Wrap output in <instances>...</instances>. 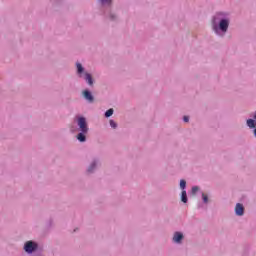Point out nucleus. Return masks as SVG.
Returning a JSON list of instances; mask_svg holds the SVG:
<instances>
[{
    "mask_svg": "<svg viewBox=\"0 0 256 256\" xmlns=\"http://www.w3.org/2000/svg\"><path fill=\"white\" fill-rule=\"evenodd\" d=\"M78 127L82 133H87V131H89V128L87 127V120L84 117L78 118Z\"/></svg>",
    "mask_w": 256,
    "mask_h": 256,
    "instance_id": "1",
    "label": "nucleus"
},
{
    "mask_svg": "<svg viewBox=\"0 0 256 256\" xmlns=\"http://www.w3.org/2000/svg\"><path fill=\"white\" fill-rule=\"evenodd\" d=\"M35 249H37V243L33 241H28L24 245V250L26 251V253H33Z\"/></svg>",
    "mask_w": 256,
    "mask_h": 256,
    "instance_id": "2",
    "label": "nucleus"
},
{
    "mask_svg": "<svg viewBox=\"0 0 256 256\" xmlns=\"http://www.w3.org/2000/svg\"><path fill=\"white\" fill-rule=\"evenodd\" d=\"M219 28L221 29V31H223L224 33L227 32V29H229V21L226 19H223L220 21L219 24Z\"/></svg>",
    "mask_w": 256,
    "mask_h": 256,
    "instance_id": "3",
    "label": "nucleus"
},
{
    "mask_svg": "<svg viewBox=\"0 0 256 256\" xmlns=\"http://www.w3.org/2000/svg\"><path fill=\"white\" fill-rule=\"evenodd\" d=\"M235 213L240 217L245 213V208L243 207V204L241 203L236 204Z\"/></svg>",
    "mask_w": 256,
    "mask_h": 256,
    "instance_id": "4",
    "label": "nucleus"
},
{
    "mask_svg": "<svg viewBox=\"0 0 256 256\" xmlns=\"http://www.w3.org/2000/svg\"><path fill=\"white\" fill-rule=\"evenodd\" d=\"M182 240H183V234L181 232L174 233V236H173L174 243H181Z\"/></svg>",
    "mask_w": 256,
    "mask_h": 256,
    "instance_id": "5",
    "label": "nucleus"
},
{
    "mask_svg": "<svg viewBox=\"0 0 256 256\" xmlns=\"http://www.w3.org/2000/svg\"><path fill=\"white\" fill-rule=\"evenodd\" d=\"M84 98L87 99V101L93 102V95L88 90H85L83 92Z\"/></svg>",
    "mask_w": 256,
    "mask_h": 256,
    "instance_id": "6",
    "label": "nucleus"
},
{
    "mask_svg": "<svg viewBox=\"0 0 256 256\" xmlns=\"http://www.w3.org/2000/svg\"><path fill=\"white\" fill-rule=\"evenodd\" d=\"M85 81H87L88 85H93V78L91 77V74H85Z\"/></svg>",
    "mask_w": 256,
    "mask_h": 256,
    "instance_id": "7",
    "label": "nucleus"
},
{
    "mask_svg": "<svg viewBox=\"0 0 256 256\" xmlns=\"http://www.w3.org/2000/svg\"><path fill=\"white\" fill-rule=\"evenodd\" d=\"M247 125H248V127H250V129H255V126H256L255 120L248 119L247 120Z\"/></svg>",
    "mask_w": 256,
    "mask_h": 256,
    "instance_id": "8",
    "label": "nucleus"
},
{
    "mask_svg": "<svg viewBox=\"0 0 256 256\" xmlns=\"http://www.w3.org/2000/svg\"><path fill=\"white\" fill-rule=\"evenodd\" d=\"M77 139L78 141H80L81 143L85 142L86 141V137H85V134L82 132V133H79L77 135Z\"/></svg>",
    "mask_w": 256,
    "mask_h": 256,
    "instance_id": "9",
    "label": "nucleus"
},
{
    "mask_svg": "<svg viewBox=\"0 0 256 256\" xmlns=\"http://www.w3.org/2000/svg\"><path fill=\"white\" fill-rule=\"evenodd\" d=\"M182 203H187V191L183 190L181 195Z\"/></svg>",
    "mask_w": 256,
    "mask_h": 256,
    "instance_id": "10",
    "label": "nucleus"
},
{
    "mask_svg": "<svg viewBox=\"0 0 256 256\" xmlns=\"http://www.w3.org/2000/svg\"><path fill=\"white\" fill-rule=\"evenodd\" d=\"M76 67H77L78 73H82L83 72V66L81 65V63H77Z\"/></svg>",
    "mask_w": 256,
    "mask_h": 256,
    "instance_id": "11",
    "label": "nucleus"
},
{
    "mask_svg": "<svg viewBox=\"0 0 256 256\" xmlns=\"http://www.w3.org/2000/svg\"><path fill=\"white\" fill-rule=\"evenodd\" d=\"M113 115V108H110L109 110L106 111L105 117H111Z\"/></svg>",
    "mask_w": 256,
    "mask_h": 256,
    "instance_id": "12",
    "label": "nucleus"
},
{
    "mask_svg": "<svg viewBox=\"0 0 256 256\" xmlns=\"http://www.w3.org/2000/svg\"><path fill=\"white\" fill-rule=\"evenodd\" d=\"M97 166V163L93 162L91 166L88 168V173H93V168Z\"/></svg>",
    "mask_w": 256,
    "mask_h": 256,
    "instance_id": "13",
    "label": "nucleus"
},
{
    "mask_svg": "<svg viewBox=\"0 0 256 256\" xmlns=\"http://www.w3.org/2000/svg\"><path fill=\"white\" fill-rule=\"evenodd\" d=\"M185 187H187V182L185 180H181L180 181V188L185 189Z\"/></svg>",
    "mask_w": 256,
    "mask_h": 256,
    "instance_id": "14",
    "label": "nucleus"
},
{
    "mask_svg": "<svg viewBox=\"0 0 256 256\" xmlns=\"http://www.w3.org/2000/svg\"><path fill=\"white\" fill-rule=\"evenodd\" d=\"M202 199H203L204 203H209V197H207V195L205 193L202 194Z\"/></svg>",
    "mask_w": 256,
    "mask_h": 256,
    "instance_id": "15",
    "label": "nucleus"
},
{
    "mask_svg": "<svg viewBox=\"0 0 256 256\" xmlns=\"http://www.w3.org/2000/svg\"><path fill=\"white\" fill-rule=\"evenodd\" d=\"M110 126L112 127V129H117V123H115V121L110 120Z\"/></svg>",
    "mask_w": 256,
    "mask_h": 256,
    "instance_id": "16",
    "label": "nucleus"
},
{
    "mask_svg": "<svg viewBox=\"0 0 256 256\" xmlns=\"http://www.w3.org/2000/svg\"><path fill=\"white\" fill-rule=\"evenodd\" d=\"M197 191H199L197 186L192 187V195H197Z\"/></svg>",
    "mask_w": 256,
    "mask_h": 256,
    "instance_id": "17",
    "label": "nucleus"
},
{
    "mask_svg": "<svg viewBox=\"0 0 256 256\" xmlns=\"http://www.w3.org/2000/svg\"><path fill=\"white\" fill-rule=\"evenodd\" d=\"M102 5H111V0H100Z\"/></svg>",
    "mask_w": 256,
    "mask_h": 256,
    "instance_id": "18",
    "label": "nucleus"
},
{
    "mask_svg": "<svg viewBox=\"0 0 256 256\" xmlns=\"http://www.w3.org/2000/svg\"><path fill=\"white\" fill-rule=\"evenodd\" d=\"M183 119H184V122H185V123H189V116H184Z\"/></svg>",
    "mask_w": 256,
    "mask_h": 256,
    "instance_id": "19",
    "label": "nucleus"
}]
</instances>
